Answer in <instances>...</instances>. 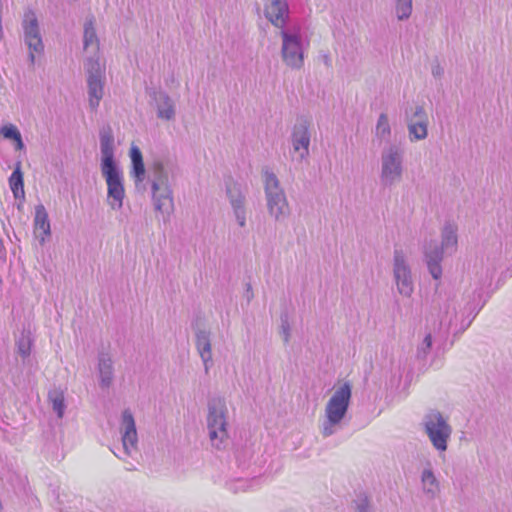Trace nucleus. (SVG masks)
<instances>
[{"mask_svg":"<svg viewBox=\"0 0 512 512\" xmlns=\"http://www.w3.org/2000/svg\"><path fill=\"white\" fill-rule=\"evenodd\" d=\"M458 236L457 226L454 223L447 222L442 228L441 244L436 240H430L425 243L423 253L424 261L428 271L435 280H439L442 276L441 262L443 254L446 252L452 255L457 250Z\"/></svg>","mask_w":512,"mask_h":512,"instance_id":"obj_1","label":"nucleus"},{"mask_svg":"<svg viewBox=\"0 0 512 512\" xmlns=\"http://www.w3.org/2000/svg\"><path fill=\"white\" fill-rule=\"evenodd\" d=\"M352 397V385L345 381L334 387V392L325 406V420L321 426V434L329 437L345 418Z\"/></svg>","mask_w":512,"mask_h":512,"instance_id":"obj_2","label":"nucleus"},{"mask_svg":"<svg viewBox=\"0 0 512 512\" xmlns=\"http://www.w3.org/2000/svg\"><path fill=\"white\" fill-rule=\"evenodd\" d=\"M262 179L268 215L275 222L285 221L290 216L291 210L280 180L277 175L268 168L263 170Z\"/></svg>","mask_w":512,"mask_h":512,"instance_id":"obj_3","label":"nucleus"},{"mask_svg":"<svg viewBox=\"0 0 512 512\" xmlns=\"http://www.w3.org/2000/svg\"><path fill=\"white\" fill-rule=\"evenodd\" d=\"M152 200L156 211L169 215L173 210V191L168 171L161 160H155L148 168Z\"/></svg>","mask_w":512,"mask_h":512,"instance_id":"obj_4","label":"nucleus"},{"mask_svg":"<svg viewBox=\"0 0 512 512\" xmlns=\"http://www.w3.org/2000/svg\"><path fill=\"white\" fill-rule=\"evenodd\" d=\"M404 154V149L394 143H390L382 149L379 178L383 187H393L402 181Z\"/></svg>","mask_w":512,"mask_h":512,"instance_id":"obj_5","label":"nucleus"},{"mask_svg":"<svg viewBox=\"0 0 512 512\" xmlns=\"http://www.w3.org/2000/svg\"><path fill=\"white\" fill-rule=\"evenodd\" d=\"M228 408L223 398L208 402L207 429L212 446L220 449L228 439Z\"/></svg>","mask_w":512,"mask_h":512,"instance_id":"obj_6","label":"nucleus"},{"mask_svg":"<svg viewBox=\"0 0 512 512\" xmlns=\"http://www.w3.org/2000/svg\"><path fill=\"white\" fill-rule=\"evenodd\" d=\"M422 426L432 447L439 452V454L445 453L453 433L448 418L437 410H431L424 415Z\"/></svg>","mask_w":512,"mask_h":512,"instance_id":"obj_7","label":"nucleus"},{"mask_svg":"<svg viewBox=\"0 0 512 512\" xmlns=\"http://www.w3.org/2000/svg\"><path fill=\"white\" fill-rule=\"evenodd\" d=\"M282 45L281 57L286 66L291 69L299 70L304 65V49L302 37L297 31L282 29L279 32Z\"/></svg>","mask_w":512,"mask_h":512,"instance_id":"obj_8","label":"nucleus"},{"mask_svg":"<svg viewBox=\"0 0 512 512\" xmlns=\"http://www.w3.org/2000/svg\"><path fill=\"white\" fill-rule=\"evenodd\" d=\"M87 72L88 101L91 110L99 107L104 96L105 70L99 62V58L89 57L85 62Z\"/></svg>","mask_w":512,"mask_h":512,"instance_id":"obj_9","label":"nucleus"},{"mask_svg":"<svg viewBox=\"0 0 512 512\" xmlns=\"http://www.w3.org/2000/svg\"><path fill=\"white\" fill-rule=\"evenodd\" d=\"M100 169L107 185V204L112 210H120L125 198L123 172L118 165Z\"/></svg>","mask_w":512,"mask_h":512,"instance_id":"obj_10","label":"nucleus"},{"mask_svg":"<svg viewBox=\"0 0 512 512\" xmlns=\"http://www.w3.org/2000/svg\"><path fill=\"white\" fill-rule=\"evenodd\" d=\"M392 271L399 294L411 297L414 292V281L407 255L403 249H394Z\"/></svg>","mask_w":512,"mask_h":512,"instance_id":"obj_11","label":"nucleus"},{"mask_svg":"<svg viewBox=\"0 0 512 512\" xmlns=\"http://www.w3.org/2000/svg\"><path fill=\"white\" fill-rule=\"evenodd\" d=\"M22 28L24 42L29 50V60L31 65H33L35 63V54H42L44 51L38 19L33 10H27L24 13Z\"/></svg>","mask_w":512,"mask_h":512,"instance_id":"obj_12","label":"nucleus"},{"mask_svg":"<svg viewBox=\"0 0 512 512\" xmlns=\"http://www.w3.org/2000/svg\"><path fill=\"white\" fill-rule=\"evenodd\" d=\"M291 145L297 161L301 162L309 155L311 143L310 122L307 119H299L292 128Z\"/></svg>","mask_w":512,"mask_h":512,"instance_id":"obj_13","label":"nucleus"},{"mask_svg":"<svg viewBox=\"0 0 512 512\" xmlns=\"http://www.w3.org/2000/svg\"><path fill=\"white\" fill-rule=\"evenodd\" d=\"M226 194L237 224L244 228L247 223L246 190L237 182L226 183Z\"/></svg>","mask_w":512,"mask_h":512,"instance_id":"obj_14","label":"nucleus"},{"mask_svg":"<svg viewBox=\"0 0 512 512\" xmlns=\"http://www.w3.org/2000/svg\"><path fill=\"white\" fill-rule=\"evenodd\" d=\"M120 433L124 453L126 456H132L133 452L137 450L138 435L135 419L129 409L122 412Z\"/></svg>","mask_w":512,"mask_h":512,"instance_id":"obj_15","label":"nucleus"},{"mask_svg":"<svg viewBox=\"0 0 512 512\" xmlns=\"http://www.w3.org/2000/svg\"><path fill=\"white\" fill-rule=\"evenodd\" d=\"M406 121L411 141H420L427 138L429 119L422 106H416L410 115L406 113Z\"/></svg>","mask_w":512,"mask_h":512,"instance_id":"obj_16","label":"nucleus"},{"mask_svg":"<svg viewBox=\"0 0 512 512\" xmlns=\"http://www.w3.org/2000/svg\"><path fill=\"white\" fill-rule=\"evenodd\" d=\"M289 5L287 0H267L264 6L266 19L276 28L285 29L289 20Z\"/></svg>","mask_w":512,"mask_h":512,"instance_id":"obj_17","label":"nucleus"},{"mask_svg":"<svg viewBox=\"0 0 512 512\" xmlns=\"http://www.w3.org/2000/svg\"><path fill=\"white\" fill-rule=\"evenodd\" d=\"M101 163L100 168L117 165L114 159L115 139L110 125H104L99 130Z\"/></svg>","mask_w":512,"mask_h":512,"instance_id":"obj_18","label":"nucleus"},{"mask_svg":"<svg viewBox=\"0 0 512 512\" xmlns=\"http://www.w3.org/2000/svg\"><path fill=\"white\" fill-rule=\"evenodd\" d=\"M195 345L207 374L213 365L211 333L204 329H198L195 333Z\"/></svg>","mask_w":512,"mask_h":512,"instance_id":"obj_19","label":"nucleus"},{"mask_svg":"<svg viewBox=\"0 0 512 512\" xmlns=\"http://www.w3.org/2000/svg\"><path fill=\"white\" fill-rule=\"evenodd\" d=\"M33 224L35 237L39 240L40 245H44L46 238L51 235L50 221L44 205L39 204L35 207Z\"/></svg>","mask_w":512,"mask_h":512,"instance_id":"obj_20","label":"nucleus"},{"mask_svg":"<svg viewBox=\"0 0 512 512\" xmlns=\"http://www.w3.org/2000/svg\"><path fill=\"white\" fill-rule=\"evenodd\" d=\"M422 492L430 499L438 496L441 490L440 482L437 479L431 462H427L420 476Z\"/></svg>","mask_w":512,"mask_h":512,"instance_id":"obj_21","label":"nucleus"},{"mask_svg":"<svg viewBox=\"0 0 512 512\" xmlns=\"http://www.w3.org/2000/svg\"><path fill=\"white\" fill-rule=\"evenodd\" d=\"M130 158L132 164L130 175L134 180L135 186L137 189L140 186L144 187L146 169L141 150L136 145H132L130 148Z\"/></svg>","mask_w":512,"mask_h":512,"instance_id":"obj_22","label":"nucleus"},{"mask_svg":"<svg viewBox=\"0 0 512 512\" xmlns=\"http://www.w3.org/2000/svg\"><path fill=\"white\" fill-rule=\"evenodd\" d=\"M97 370L100 387L109 388L114 379V367L112 357L108 353H99Z\"/></svg>","mask_w":512,"mask_h":512,"instance_id":"obj_23","label":"nucleus"},{"mask_svg":"<svg viewBox=\"0 0 512 512\" xmlns=\"http://www.w3.org/2000/svg\"><path fill=\"white\" fill-rule=\"evenodd\" d=\"M154 100L156 103L158 118L168 121L175 118V104L167 93L155 92Z\"/></svg>","mask_w":512,"mask_h":512,"instance_id":"obj_24","label":"nucleus"},{"mask_svg":"<svg viewBox=\"0 0 512 512\" xmlns=\"http://www.w3.org/2000/svg\"><path fill=\"white\" fill-rule=\"evenodd\" d=\"M83 45L84 50L92 53V57L96 58L95 56L99 50V39L96 34L93 19L86 20L84 24Z\"/></svg>","mask_w":512,"mask_h":512,"instance_id":"obj_25","label":"nucleus"},{"mask_svg":"<svg viewBox=\"0 0 512 512\" xmlns=\"http://www.w3.org/2000/svg\"><path fill=\"white\" fill-rule=\"evenodd\" d=\"M9 185L15 198L24 197L23 173L21 171L20 163L17 164L16 168L12 172L9 178Z\"/></svg>","mask_w":512,"mask_h":512,"instance_id":"obj_26","label":"nucleus"},{"mask_svg":"<svg viewBox=\"0 0 512 512\" xmlns=\"http://www.w3.org/2000/svg\"><path fill=\"white\" fill-rule=\"evenodd\" d=\"M48 400L52 405L53 411L57 414L58 418H62L65 412V396L61 389H53L48 393Z\"/></svg>","mask_w":512,"mask_h":512,"instance_id":"obj_27","label":"nucleus"},{"mask_svg":"<svg viewBox=\"0 0 512 512\" xmlns=\"http://www.w3.org/2000/svg\"><path fill=\"white\" fill-rule=\"evenodd\" d=\"M375 135L381 140H388L391 135V127L386 113H381L375 127Z\"/></svg>","mask_w":512,"mask_h":512,"instance_id":"obj_28","label":"nucleus"},{"mask_svg":"<svg viewBox=\"0 0 512 512\" xmlns=\"http://www.w3.org/2000/svg\"><path fill=\"white\" fill-rule=\"evenodd\" d=\"M413 11L412 0H395V13L399 21H404L410 18Z\"/></svg>","mask_w":512,"mask_h":512,"instance_id":"obj_29","label":"nucleus"},{"mask_svg":"<svg viewBox=\"0 0 512 512\" xmlns=\"http://www.w3.org/2000/svg\"><path fill=\"white\" fill-rule=\"evenodd\" d=\"M33 340L29 332H23L16 341L17 352L22 358L29 357L31 353Z\"/></svg>","mask_w":512,"mask_h":512,"instance_id":"obj_30","label":"nucleus"},{"mask_svg":"<svg viewBox=\"0 0 512 512\" xmlns=\"http://www.w3.org/2000/svg\"><path fill=\"white\" fill-rule=\"evenodd\" d=\"M1 134L6 139H11L16 142V149L21 150L24 147L21 134L19 130L12 124L5 125L0 130Z\"/></svg>","mask_w":512,"mask_h":512,"instance_id":"obj_31","label":"nucleus"},{"mask_svg":"<svg viewBox=\"0 0 512 512\" xmlns=\"http://www.w3.org/2000/svg\"><path fill=\"white\" fill-rule=\"evenodd\" d=\"M433 338L431 333H427L423 340L417 345L416 358L418 360H426L432 350Z\"/></svg>","mask_w":512,"mask_h":512,"instance_id":"obj_32","label":"nucleus"},{"mask_svg":"<svg viewBox=\"0 0 512 512\" xmlns=\"http://www.w3.org/2000/svg\"><path fill=\"white\" fill-rule=\"evenodd\" d=\"M355 508L357 512H373L369 499L365 495H360L355 501Z\"/></svg>","mask_w":512,"mask_h":512,"instance_id":"obj_33","label":"nucleus"},{"mask_svg":"<svg viewBox=\"0 0 512 512\" xmlns=\"http://www.w3.org/2000/svg\"><path fill=\"white\" fill-rule=\"evenodd\" d=\"M280 333L285 344L289 343L291 337V328L287 318L281 319Z\"/></svg>","mask_w":512,"mask_h":512,"instance_id":"obj_34","label":"nucleus"},{"mask_svg":"<svg viewBox=\"0 0 512 512\" xmlns=\"http://www.w3.org/2000/svg\"><path fill=\"white\" fill-rule=\"evenodd\" d=\"M318 59L324 64L326 68L332 67V59L328 51L321 50L318 55Z\"/></svg>","mask_w":512,"mask_h":512,"instance_id":"obj_35","label":"nucleus"},{"mask_svg":"<svg viewBox=\"0 0 512 512\" xmlns=\"http://www.w3.org/2000/svg\"><path fill=\"white\" fill-rule=\"evenodd\" d=\"M431 73L435 78H441L444 74V68L438 61H435L432 64Z\"/></svg>","mask_w":512,"mask_h":512,"instance_id":"obj_36","label":"nucleus"},{"mask_svg":"<svg viewBox=\"0 0 512 512\" xmlns=\"http://www.w3.org/2000/svg\"><path fill=\"white\" fill-rule=\"evenodd\" d=\"M483 305H484V302L481 304L475 305L471 308V312L473 313V318L478 314V312L481 310Z\"/></svg>","mask_w":512,"mask_h":512,"instance_id":"obj_37","label":"nucleus"},{"mask_svg":"<svg viewBox=\"0 0 512 512\" xmlns=\"http://www.w3.org/2000/svg\"><path fill=\"white\" fill-rule=\"evenodd\" d=\"M253 297L252 287L250 284L247 285V298L250 300Z\"/></svg>","mask_w":512,"mask_h":512,"instance_id":"obj_38","label":"nucleus"},{"mask_svg":"<svg viewBox=\"0 0 512 512\" xmlns=\"http://www.w3.org/2000/svg\"><path fill=\"white\" fill-rule=\"evenodd\" d=\"M477 296H478V298L480 299V298H481V296H482V295H481V292H478V293H477Z\"/></svg>","mask_w":512,"mask_h":512,"instance_id":"obj_39","label":"nucleus"}]
</instances>
